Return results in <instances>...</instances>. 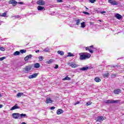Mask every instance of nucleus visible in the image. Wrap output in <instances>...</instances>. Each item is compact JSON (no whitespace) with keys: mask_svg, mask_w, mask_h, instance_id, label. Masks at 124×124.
I'll return each instance as SVG.
<instances>
[{"mask_svg":"<svg viewBox=\"0 0 124 124\" xmlns=\"http://www.w3.org/2000/svg\"><path fill=\"white\" fill-rule=\"evenodd\" d=\"M79 55L80 56L79 60H80V61L87 60V59H90V58H91V54L90 53L86 54H81V53H79Z\"/></svg>","mask_w":124,"mask_h":124,"instance_id":"nucleus-1","label":"nucleus"},{"mask_svg":"<svg viewBox=\"0 0 124 124\" xmlns=\"http://www.w3.org/2000/svg\"><path fill=\"white\" fill-rule=\"evenodd\" d=\"M32 68V66H31V65L26 66L24 68V70H25L24 72H25V73H29V72L31 71Z\"/></svg>","mask_w":124,"mask_h":124,"instance_id":"nucleus-2","label":"nucleus"},{"mask_svg":"<svg viewBox=\"0 0 124 124\" xmlns=\"http://www.w3.org/2000/svg\"><path fill=\"white\" fill-rule=\"evenodd\" d=\"M106 119V117H103V116H98L96 118H95V120L97 122H102L103 120H105Z\"/></svg>","mask_w":124,"mask_h":124,"instance_id":"nucleus-3","label":"nucleus"},{"mask_svg":"<svg viewBox=\"0 0 124 124\" xmlns=\"http://www.w3.org/2000/svg\"><path fill=\"white\" fill-rule=\"evenodd\" d=\"M12 117H13V118H14V119H16V120L20 119V113H13Z\"/></svg>","mask_w":124,"mask_h":124,"instance_id":"nucleus-4","label":"nucleus"},{"mask_svg":"<svg viewBox=\"0 0 124 124\" xmlns=\"http://www.w3.org/2000/svg\"><path fill=\"white\" fill-rule=\"evenodd\" d=\"M68 65L71 66V67L72 68H76V67H78V66H79V65H78L77 64H76L74 62L69 63Z\"/></svg>","mask_w":124,"mask_h":124,"instance_id":"nucleus-5","label":"nucleus"},{"mask_svg":"<svg viewBox=\"0 0 124 124\" xmlns=\"http://www.w3.org/2000/svg\"><path fill=\"white\" fill-rule=\"evenodd\" d=\"M108 3H110L111 5H117L118 4V2L114 0H108Z\"/></svg>","mask_w":124,"mask_h":124,"instance_id":"nucleus-6","label":"nucleus"},{"mask_svg":"<svg viewBox=\"0 0 124 124\" xmlns=\"http://www.w3.org/2000/svg\"><path fill=\"white\" fill-rule=\"evenodd\" d=\"M118 100H106L105 101V103H106L107 104H111V103H117V102H118Z\"/></svg>","mask_w":124,"mask_h":124,"instance_id":"nucleus-7","label":"nucleus"},{"mask_svg":"<svg viewBox=\"0 0 124 124\" xmlns=\"http://www.w3.org/2000/svg\"><path fill=\"white\" fill-rule=\"evenodd\" d=\"M38 76V73H35L31 75H30L28 77L29 79H33L34 78H36Z\"/></svg>","mask_w":124,"mask_h":124,"instance_id":"nucleus-8","label":"nucleus"},{"mask_svg":"<svg viewBox=\"0 0 124 124\" xmlns=\"http://www.w3.org/2000/svg\"><path fill=\"white\" fill-rule=\"evenodd\" d=\"M17 3V1H16V0H10L9 1V4H13V5H14V6H16V5Z\"/></svg>","mask_w":124,"mask_h":124,"instance_id":"nucleus-9","label":"nucleus"},{"mask_svg":"<svg viewBox=\"0 0 124 124\" xmlns=\"http://www.w3.org/2000/svg\"><path fill=\"white\" fill-rule=\"evenodd\" d=\"M88 69H91V68L89 66L83 67L79 69V70H81L82 71H87Z\"/></svg>","mask_w":124,"mask_h":124,"instance_id":"nucleus-10","label":"nucleus"},{"mask_svg":"<svg viewBox=\"0 0 124 124\" xmlns=\"http://www.w3.org/2000/svg\"><path fill=\"white\" fill-rule=\"evenodd\" d=\"M37 2L39 5H44L45 4V1H43V0H39Z\"/></svg>","mask_w":124,"mask_h":124,"instance_id":"nucleus-11","label":"nucleus"},{"mask_svg":"<svg viewBox=\"0 0 124 124\" xmlns=\"http://www.w3.org/2000/svg\"><path fill=\"white\" fill-rule=\"evenodd\" d=\"M20 108L18 107V104H16L14 106H13L11 108V111H13V110H15L16 109H19Z\"/></svg>","mask_w":124,"mask_h":124,"instance_id":"nucleus-12","label":"nucleus"},{"mask_svg":"<svg viewBox=\"0 0 124 124\" xmlns=\"http://www.w3.org/2000/svg\"><path fill=\"white\" fill-rule=\"evenodd\" d=\"M53 102V100H51L50 98H47L46 100V104H48V103H52Z\"/></svg>","mask_w":124,"mask_h":124,"instance_id":"nucleus-13","label":"nucleus"},{"mask_svg":"<svg viewBox=\"0 0 124 124\" xmlns=\"http://www.w3.org/2000/svg\"><path fill=\"white\" fill-rule=\"evenodd\" d=\"M25 117L28 118V116H27V115L26 114H24V113L19 114V119H22Z\"/></svg>","mask_w":124,"mask_h":124,"instance_id":"nucleus-14","label":"nucleus"},{"mask_svg":"<svg viewBox=\"0 0 124 124\" xmlns=\"http://www.w3.org/2000/svg\"><path fill=\"white\" fill-rule=\"evenodd\" d=\"M37 9L39 11H42V10H45V8H44V7H42L41 6H38Z\"/></svg>","mask_w":124,"mask_h":124,"instance_id":"nucleus-15","label":"nucleus"},{"mask_svg":"<svg viewBox=\"0 0 124 124\" xmlns=\"http://www.w3.org/2000/svg\"><path fill=\"white\" fill-rule=\"evenodd\" d=\"M115 16L118 20H120V19H122V15H120V14H116Z\"/></svg>","mask_w":124,"mask_h":124,"instance_id":"nucleus-16","label":"nucleus"},{"mask_svg":"<svg viewBox=\"0 0 124 124\" xmlns=\"http://www.w3.org/2000/svg\"><path fill=\"white\" fill-rule=\"evenodd\" d=\"M114 93H115V94H119V93H121V90L120 89H116L115 90L113 91Z\"/></svg>","mask_w":124,"mask_h":124,"instance_id":"nucleus-17","label":"nucleus"},{"mask_svg":"<svg viewBox=\"0 0 124 124\" xmlns=\"http://www.w3.org/2000/svg\"><path fill=\"white\" fill-rule=\"evenodd\" d=\"M62 113H63V110L62 109H59L57 111V115H61V114H62Z\"/></svg>","mask_w":124,"mask_h":124,"instance_id":"nucleus-18","label":"nucleus"},{"mask_svg":"<svg viewBox=\"0 0 124 124\" xmlns=\"http://www.w3.org/2000/svg\"><path fill=\"white\" fill-rule=\"evenodd\" d=\"M34 67L35 68H39V67H40V64L39 63H36L34 64Z\"/></svg>","mask_w":124,"mask_h":124,"instance_id":"nucleus-19","label":"nucleus"},{"mask_svg":"<svg viewBox=\"0 0 124 124\" xmlns=\"http://www.w3.org/2000/svg\"><path fill=\"white\" fill-rule=\"evenodd\" d=\"M76 25H77V26H79V25H80L81 20H80L79 19H78L76 20Z\"/></svg>","mask_w":124,"mask_h":124,"instance_id":"nucleus-20","label":"nucleus"},{"mask_svg":"<svg viewBox=\"0 0 124 124\" xmlns=\"http://www.w3.org/2000/svg\"><path fill=\"white\" fill-rule=\"evenodd\" d=\"M57 53L59 55H61V56H63V55H64V52L62 51L59 50Z\"/></svg>","mask_w":124,"mask_h":124,"instance_id":"nucleus-21","label":"nucleus"},{"mask_svg":"<svg viewBox=\"0 0 124 124\" xmlns=\"http://www.w3.org/2000/svg\"><path fill=\"white\" fill-rule=\"evenodd\" d=\"M94 81H95V82H96L97 83H99V82H100V81H101V79H100V78L96 77L94 78Z\"/></svg>","mask_w":124,"mask_h":124,"instance_id":"nucleus-22","label":"nucleus"},{"mask_svg":"<svg viewBox=\"0 0 124 124\" xmlns=\"http://www.w3.org/2000/svg\"><path fill=\"white\" fill-rule=\"evenodd\" d=\"M43 52H45L46 53H48V52H50V49L49 47H46L43 50Z\"/></svg>","mask_w":124,"mask_h":124,"instance_id":"nucleus-23","label":"nucleus"},{"mask_svg":"<svg viewBox=\"0 0 124 124\" xmlns=\"http://www.w3.org/2000/svg\"><path fill=\"white\" fill-rule=\"evenodd\" d=\"M63 81H65V80H68V81H70L71 80V78L68 76H66L65 78L62 79Z\"/></svg>","mask_w":124,"mask_h":124,"instance_id":"nucleus-24","label":"nucleus"},{"mask_svg":"<svg viewBox=\"0 0 124 124\" xmlns=\"http://www.w3.org/2000/svg\"><path fill=\"white\" fill-rule=\"evenodd\" d=\"M14 56H19L20 55V52L16 51L14 53Z\"/></svg>","mask_w":124,"mask_h":124,"instance_id":"nucleus-25","label":"nucleus"},{"mask_svg":"<svg viewBox=\"0 0 124 124\" xmlns=\"http://www.w3.org/2000/svg\"><path fill=\"white\" fill-rule=\"evenodd\" d=\"M23 94H24L23 93H19L17 94L16 96L17 97H21Z\"/></svg>","mask_w":124,"mask_h":124,"instance_id":"nucleus-26","label":"nucleus"},{"mask_svg":"<svg viewBox=\"0 0 124 124\" xmlns=\"http://www.w3.org/2000/svg\"><path fill=\"white\" fill-rule=\"evenodd\" d=\"M86 50H88L89 51V52H90V53H91V54H93V50L90 49V47H86Z\"/></svg>","mask_w":124,"mask_h":124,"instance_id":"nucleus-27","label":"nucleus"},{"mask_svg":"<svg viewBox=\"0 0 124 124\" xmlns=\"http://www.w3.org/2000/svg\"><path fill=\"white\" fill-rule=\"evenodd\" d=\"M54 60L50 59L49 61L46 62V63H48V64H50V63H52V62H53Z\"/></svg>","mask_w":124,"mask_h":124,"instance_id":"nucleus-28","label":"nucleus"},{"mask_svg":"<svg viewBox=\"0 0 124 124\" xmlns=\"http://www.w3.org/2000/svg\"><path fill=\"white\" fill-rule=\"evenodd\" d=\"M116 76H117V74H113L111 75V79H114V78H116Z\"/></svg>","mask_w":124,"mask_h":124,"instance_id":"nucleus-29","label":"nucleus"},{"mask_svg":"<svg viewBox=\"0 0 124 124\" xmlns=\"http://www.w3.org/2000/svg\"><path fill=\"white\" fill-rule=\"evenodd\" d=\"M67 57H74V55L72 54L71 52H69L68 53Z\"/></svg>","mask_w":124,"mask_h":124,"instance_id":"nucleus-30","label":"nucleus"},{"mask_svg":"<svg viewBox=\"0 0 124 124\" xmlns=\"http://www.w3.org/2000/svg\"><path fill=\"white\" fill-rule=\"evenodd\" d=\"M103 76H104V77H105V78H108V76H109V73H106V74H104L103 75Z\"/></svg>","mask_w":124,"mask_h":124,"instance_id":"nucleus-31","label":"nucleus"},{"mask_svg":"<svg viewBox=\"0 0 124 124\" xmlns=\"http://www.w3.org/2000/svg\"><path fill=\"white\" fill-rule=\"evenodd\" d=\"M1 17H6V12L3 13V14L0 15Z\"/></svg>","mask_w":124,"mask_h":124,"instance_id":"nucleus-32","label":"nucleus"},{"mask_svg":"<svg viewBox=\"0 0 124 124\" xmlns=\"http://www.w3.org/2000/svg\"><path fill=\"white\" fill-rule=\"evenodd\" d=\"M26 52H27L26 49H21L20 50V53H21V54H24V53H26Z\"/></svg>","mask_w":124,"mask_h":124,"instance_id":"nucleus-33","label":"nucleus"},{"mask_svg":"<svg viewBox=\"0 0 124 124\" xmlns=\"http://www.w3.org/2000/svg\"><path fill=\"white\" fill-rule=\"evenodd\" d=\"M40 62H42V61H43V60H44V58H43V57L42 56H39L38 58Z\"/></svg>","mask_w":124,"mask_h":124,"instance_id":"nucleus-34","label":"nucleus"},{"mask_svg":"<svg viewBox=\"0 0 124 124\" xmlns=\"http://www.w3.org/2000/svg\"><path fill=\"white\" fill-rule=\"evenodd\" d=\"M0 51H3V52H4L5 51V48L2 46H0Z\"/></svg>","mask_w":124,"mask_h":124,"instance_id":"nucleus-35","label":"nucleus"},{"mask_svg":"<svg viewBox=\"0 0 124 124\" xmlns=\"http://www.w3.org/2000/svg\"><path fill=\"white\" fill-rule=\"evenodd\" d=\"M81 25V28H85V22H83L82 23H81L80 24Z\"/></svg>","mask_w":124,"mask_h":124,"instance_id":"nucleus-36","label":"nucleus"},{"mask_svg":"<svg viewBox=\"0 0 124 124\" xmlns=\"http://www.w3.org/2000/svg\"><path fill=\"white\" fill-rule=\"evenodd\" d=\"M91 105H92V102H91V101H89L87 103H86V106H89Z\"/></svg>","mask_w":124,"mask_h":124,"instance_id":"nucleus-37","label":"nucleus"},{"mask_svg":"<svg viewBox=\"0 0 124 124\" xmlns=\"http://www.w3.org/2000/svg\"><path fill=\"white\" fill-rule=\"evenodd\" d=\"M24 60L25 62H28V61H29V57L27 56L24 58Z\"/></svg>","mask_w":124,"mask_h":124,"instance_id":"nucleus-38","label":"nucleus"},{"mask_svg":"<svg viewBox=\"0 0 124 124\" xmlns=\"http://www.w3.org/2000/svg\"><path fill=\"white\" fill-rule=\"evenodd\" d=\"M20 16H12V18H20Z\"/></svg>","mask_w":124,"mask_h":124,"instance_id":"nucleus-39","label":"nucleus"},{"mask_svg":"<svg viewBox=\"0 0 124 124\" xmlns=\"http://www.w3.org/2000/svg\"><path fill=\"white\" fill-rule=\"evenodd\" d=\"M90 1L91 3H94L95 1H96V0H90Z\"/></svg>","mask_w":124,"mask_h":124,"instance_id":"nucleus-40","label":"nucleus"},{"mask_svg":"<svg viewBox=\"0 0 124 124\" xmlns=\"http://www.w3.org/2000/svg\"><path fill=\"white\" fill-rule=\"evenodd\" d=\"M5 59V57H3L1 58H0V62H1L3 61V60Z\"/></svg>","mask_w":124,"mask_h":124,"instance_id":"nucleus-41","label":"nucleus"},{"mask_svg":"<svg viewBox=\"0 0 124 124\" xmlns=\"http://www.w3.org/2000/svg\"><path fill=\"white\" fill-rule=\"evenodd\" d=\"M29 59H31V58H32V55L31 54H30L29 55H27Z\"/></svg>","mask_w":124,"mask_h":124,"instance_id":"nucleus-42","label":"nucleus"},{"mask_svg":"<svg viewBox=\"0 0 124 124\" xmlns=\"http://www.w3.org/2000/svg\"><path fill=\"white\" fill-rule=\"evenodd\" d=\"M83 13H84V14H86V15H90V13L87 12H83Z\"/></svg>","mask_w":124,"mask_h":124,"instance_id":"nucleus-43","label":"nucleus"},{"mask_svg":"<svg viewBox=\"0 0 124 124\" xmlns=\"http://www.w3.org/2000/svg\"><path fill=\"white\" fill-rule=\"evenodd\" d=\"M59 68V65L58 64H56L55 67H54V68L55 69H57V68Z\"/></svg>","mask_w":124,"mask_h":124,"instance_id":"nucleus-44","label":"nucleus"},{"mask_svg":"<svg viewBox=\"0 0 124 124\" xmlns=\"http://www.w3.org/2000/svg\"><path fill=\"white\" fill-rule=\"evenodd\" d=\"M17 3L18 4H22V5L24 4V2H17Z\"/></svg>","mask_w":124,"mask_h":124,"instance_id":"nucleus-45","label":"nucleus"},{"mask_svg":"<svg viewBox=\"0 0 124 124\" xmlns=\"http://www.w3.org/2000/svg\"><path fill=\"white\" fill-rule=\"evenodd\" d=\"M56 108V107H52L50 108V110H54V109H55Z\"/></svg>","mask_w":124,"mask_h":124,"instance_id":"nucleus-46","label":"nucleus"},{"mask_svg":"<svg viewBox=\"0 0 124 124\" xmlns=\"http://www.w3.org/2000/svg\"><path fill=\"white\" fill-rule=\"evenodd\" d=\"M101 14H104V13H106V11L100 12Z\"/></svg>","mask_w":124,"mask_h":124,"instance_id":"nucleus-47","label":"nucleus"},{"mask_svg":"<svg viewBox=\"0 0 124 124\" xmlns=\"http://www.w3.org/2000/svg\"><path fill=\"white\" fill-rule=\"evenodd\" d=\"M57 2H62V0H56Z\"/></svg>","mask_w":124,"mask_h":124,"instance_id":"nucleus-48","label":"nucleus"},{"mask_svg":"<svg viewBox=\"0 0 124 124\" xmlns=\"http://www.w3.org/2000/svg\"><path fill=\"white\" fill-rule=\"evenodd\" d=\"M79 102H77V103H75V105H77V104H79Z\"/></svg>","mask_w":124,"mask_h":124,"instance_id":"nucleus-49","label":"nucleus"},{"mask_svg":"<svg viewBox=\"0 0 124 124\" xmlns=\"http://www.w3.org/2000/svg\"><path fill=\"white\" fill-rule=\"evenodd\" d=\"M35 53H39V50H37L35 51Z\"/></svg>","mask_w":124,"mask_h":124,"instance_id":"nucleus-50","label":"nucleus"},{"mask_svg":"<svg viewBox=\"0 0 124 124\" xmlns=\"http://www.w3.org/2000/svg\"><path fill=\"white\" fill-rule=\"evenodd\" d=\"M3 106L2 105H0V108H2Z\"/></svg>","mask_w":124,"mask_h":124,"instance_id":"nucleus-51","label":"nucleus"},{"mask_svg":"<svg viewBox=\"0 0 124 124\" xmlns=\"http://www.w3.org/2000/svg\"><path fill=\"white\" fill-rule=\"evenodd\" d=\"M93 46H91L89 47V48H93Z\"/></svg>","mask_w":124,"mask_h":124,"instance_id":"nucleus-52","label":"nucleus"},{"mask_svg":"<svg viewBox=\"0 0 124 124\" xmlns=\"http://www.w3.org/2000/svg\"><path fill=\"white\" fill-rule=\"evenodd\" d=\"M21 124H26V123L25 122H23V123H22Z\"/></svg>","mask_w":124,"mask_h":124,"instance_id":"nucleus-53","label":"nucleus"},{"mask_svg":"<svg viewBox=\"0 0 124 124\" xmlns=\"http://www.w3.org/2000/svg\"><path fill=\"white\" fill-rule=\"evenodd\" d=\"M2 95L0 93V97H1Z\"/></svg>","mask_w":124,"mask_h":124,"instance_id":"nucleus-54","label":"nucleus"},{"mask_svg":"<svg viewBox=\"0 0 124 124\" xmlns=\"http://www.w3.org/2000/svg\"><path fill=\"white\" fill-rule=\"evenodd\" d=\"M85 8H86V9H89V8H87V7H85Z\"/></svg>","mask_w":124,"mask_h":124,"instance_id":"nucleus-55","label":"nucleus"},{"mask_svg":"<svg viewBox=\"0 0 124 124\" xmlns=\"http://www.w3.org/2000/svg\"><path fill=\"white\" fill-rule=\"evenodd\" d=\"M113 67H115L114 66H113Z\"/></svg>","mask_w":124,"mask_h":124,"instance_id":"nucleus-56","label":"nucleus"},{"mask_svg":"<svg viewBox=\"0 0 124 124\" xmlns=\"http://www.w3.org/2000/svg\"><path fill=\"white\" fill-rule=\"evenodd\" d=\"M99 124L98 123V124Z\"/></svg>","mask_w":124,"mask_h":124,"instance_id":"nucleus-57","label":"nucleus"},{"mask_svg":"<svg viewBox=\"0 0 124 124\" xmlns=\"http://www.w3.org/2000/svg\"><path fill=\"white\" fill-rule=\"evenodd\" d=\"M0 25H1V24L0 23Z\"/></svg>","mask_w":124,"mask_h":124,"instance_id":"nucleus-58","label":"nucleus"}]
</instances>
